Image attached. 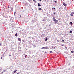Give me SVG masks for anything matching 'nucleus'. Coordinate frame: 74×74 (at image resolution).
I'll use <instances>...</instances> for the list:
<instances>
[{
    "label": "nucleus",
    "instance_id": "1",
    "mask_svg": "<svg viewBox=\"0 0 74 74\" xmlns=\"http://www.w3.org/2000/svg\"><path fill=\"white\" fill-rule=\"evenodd\" d=\"M63 4L64 6H65V7H66V6H67V4H65L64 2H63Z\"/></svg>",
    "mask_w": 74,
    "mask_h": 74
},
{
    "label": "nucleus",
    "instance_id": "2",
    "mask_svg": "<svg viewBox=\"0 0 74 74\" xmlns=\"http://www.w3.org/2000/svg\"><path fill=\"white\" fill-rule=\"evenodd\" d=\"M54 21L55 23H57V22H58V20H56V19H54Z\"/></svg>",
    "mask_w": 74,
    "mask_h": 74
},
{
    "label": "nucleus",
    "instance_id": "3",
    "mask_svg": "<svg viewBox=\"0 0 74 74\" xmlns=\"http://www.w3.org/2000/svg\"><path fill=\"white\" fill-rule=\"evenodd\" d=\"M18 40L19 41H21V38H19L18 39Z\"/></svg>",
    "mask_w": 74,
    "mask_h": 74
},
{
    "label": "nucleus",
    "instance_id": "4",
    "mask_svg": "<svg viewBox=\"0 0 74 74\" xmlns=\"http://www.w3.org/2000/svg\"><path fill=\"white\" fill-rule=\"evenodd\" d=\"M73 13H71V16H73Z\"/></svg>",
    "mask_w": 74,
    "mask_h": 74
},
{
    "label": "nucleus",
    "instance_id": "5",
    "mask_svg": "<svg viewBox=\"0 0 74 74\" xmlns=\"http://www.w3.org/2000/svg\"><path fill=\"white\" fill-rule=\"evenodd\" d=\"M15 36H16V37H17L18 36V34H17V33L15 34Z\"/></svg>",
    "mask_w": 74,
    "mask_h": 74
},
{
    "label": "nucleus",
    "instance_id": "6",
    "mask_svg": "<svg viewBox=\"0 0 74 74\" xmlns=\"http://www.w3.org/2000/svg\"><path fill=\"white\" fill-rule=\"evenodd\" d=\"M39 11H41V8H39Z\"/></svg>",
    "mask_w": 74,
    "mask_h": 74
},
{
    "label": "nucleus",
    "instance_id": "7",
    "mask_svg": "<svg viewBox=\"0 0 74 74\" xmlns=\"http://www.w3.org/2000/svg\"><path fill=\"white\" fill-rule=\"evenodd\" d=\"M56 18V17H54L53 18V21H54V20H55V19Z\"/></svg>",
    "mask_w": 74,
    "mask_h": 74
},
{
    "label": "nucleus",
    "instance_id": "8",
    "mask_svg": "<svg viewBox=\"0 0 74 74\" xmlns=\"http://www.w3.org/2000/svg\"><path fill=\"white\" fill-rule=\"evenodd\" d=\"M38 7H40V4L39 3H38Z\"/></svg>",
    "mask_w": 74,
    "mask_h": 74
},
{
    "label": "nucleus",
    "instance_id": "9",
    "mask_svg": "<svg viewBox=\"0 0 74 74\" xmlns=\"http://www.w3.org/2000/svg\"><path fill=\"white\" fill-rule=\"evenodd\" d=\"M47 39H48V38H46V39L45 40V41H47Z\"/></svg>",
    "mask_w": 74,
    "mask_h": 74
},
{
    "label": "nucleus",
    "instance_id": "10",
    "mask_svg": "<svg viewBox=\"0 0 74 74\" xmlns=\"http://www.w3.org/2000/svg\"><path fill=\"white\" fill-rule=\"evenodd\" d=\"M69 33H71V34L72 33V31L71 30V31H70Z\"/></svg>",
    "mask_w": 74,
    "mask_h": 74
},
{
    "label": "nucleus",
    "instance_id": "11",
    "mask_svg": "<svg viewBox=\"0 0 74 74\" xmlns=\"http://www.w3.org/2000/svg\"><path fill=\"white\" fill-rule=\"evenodd\" d=\"M70 23L71 25L73 24V23L71 22H70Z\"/></svg>",
    "mask_w": 74,
    "mask_h": 74
},
{
    "label": "nucleus",
    "instance_id": "12",
    "mask_svg": "<svg viewBox=\"0 0 74 74\" xmlns=\"http://www.w3.org/2000/svg\"><path fill=\"white\" fill-rule=\"evenodd\" d=\"M16 71H17V70H15V71H14V73H16Z\"/></svg>",
    "mask_w": 74,
    "mask_h": 74
},
{
    "label": "nucleus",
    "instance_id": "13",
    "mask_svg": "<svg viewBox=\"0 0 74 74\" xmlns=\"http://www.w3.org/2000/svg\"><path fill=\"white\" fill-rule=\"evenodd\" d=\"M11 10L12 11H13V8H11Z\"/></svg>",
    "mask_w": 74,
    "mask_h": 74
},
{
    "label": "nucleus",
    "instance_id": "14",
    "mask_svg": "<svg viewBox=\"0 0 74 74\" xmlns=\"http://www.w3.org/2000/svg\"><path fill=\"white\" fill-rule=\"evenodd\" d=\"M46 21V19H44L42 21Z\"/></svg>",
    "mask_w": 74,
    "mask_h": 74
},
{
    "label": "nucleus",
    "instance_id": "15",
    "mask_svg": "<svg viewBox=\"0 0 74 74\" xmlns=\"http://www.w3.org/2000/svg\"><path fill=\"white\" fill-rule=\"evenodd\" d=\"M25 58H26V56H27V55H25Z\"/></svg>",
    "mask_w": 74,
    "mask_h": 74
},
{
    "label": "nucleus",
    "instance_id": "16",
    "mask_svg": "<svg viewBox=\"0 0 74 74\" xmlns=\"http://www.w3.org/2000/svg\"><path fill=\"white\" fill-rule=\"evenodd\" d=\"M33 1H34V2H35V3H36V0H33Z\"/></svg>",
    "mask_w": 74,
    "mask_h": 74
},
{
    "label": "nucleus",
    "instance_id": "17",
    "mask_svg": "<svg viewBox=\"0 0 74 74\" xmlns=\"http://www.w3.org/2000/svg\"><path fill=\"white\" fill-rule=\"evenodd\" d=\"M53 9H55V8H52V10H53Z\"/></svg>",
    "mask_w": 74,
    "mask_h": 74
},
{
    "label": "nucleus",
    "instance_id": "18",
    "mask_svg": "<svg viewBox=\"0 0 74 74\" xmlns=\"http://www.w3.org/2000/svg\"><path fill=\"white\" fill-rule=\"evenodd\" d=\"M65 48H66V49H67V47L66 46V47H65Z\"/></svg>",
    "mask_w": 74,
    "mask_h": 74
},
{
    "label": "nucleus",
    "instance_id": "19",
    "mask_svg": "<svg viewBox=\"0 0 74 74\" xmlns=\"http://www.w3.org/2000/svg\"><path fill=\"white\" fill-rule=\"evenodd\" d=\"M61 46H64V45H60Z\"/></svg>",
    "mask_w": 74,
    "mask_h": 74
},
{
    "label": "nucleus",
    "instance_id": "20",
    "mask_svg": "<svg viewBox=\"0 0 74 74\" xmlns=\"http://www.w3.org/2000/svg\"><path fill=\"white\" fill-rule=\"evenodd\" d=\"M64 40H62V41L63 42H64Z\"/></svg>",
    "mask_w": 74,
    "mask_h": 74
},
{
    "label": "nucleus",
    "instance_id": "21",
    "mask_svg": "<svg viewBox=\"0 0 74 74\" xmlns=\"http://www.w3.org/2000/svg\"><path fill=\"white\" fill-rule=\"evenodd\" d=\"M54 2H55V3H57V1H55Z\"/></svg>",
    "mask_w": 74,
    "mask_h": 74
},
{
    "label": "nucleus",
    "instance_id": "22",
    "mask_svg": "<svg viewBox=\"0 0 74 74\" xmlns=\"http://www.w3.org/2000/svg\"><path fill=\"white\" fill-rule=\"evenodd\" d=\"M56 46L55 47H53V48H54L55 49V48H56Z\"/></svg>",
    "mask_w": 74,
    "mask_h": 74
},
{
    "label": "nucleus",
    "instance_id": "23",
    "mask_svg": "<svg viewBox=\"0 0 74 74\" xmlns=\"http://www.w3.org/2000/svg\"><path fill=\"white\" fill-rule=\"evenodd\" d=\"M71 52L72 53H73V51H71Z\"/></svg>",
    "mask_w": 74,
    "mask_h": 74
},
{
    "label": "nucleus",
    "instance_id": "24",
    "mask_svg": "<svg viewBox=\"0 0 74 74\" xmlns=\"http://www.w3.org/2000/svg\"><path fill=\"white\" fill-rule=\"evenodd\" d=\"M53 14H54V15H55V14H56V13H55V12H54L53 13Z\"/></svg>",
    "mask_w": 74,
    "mask_h": 74
},
{
    "label": "nucleus",
    "instance_id": "25",
    "mask_svg": "<svg viewBox=\"0 0 74 74\" xmlns=\"http://www.w3.org/2000/svg\"><path fill=\"white\" fill-rule=\"evenodd\" d=\"M1 45H2L1 44V43H0V46H1Z\"/></svg>",
    "mask_w": 74,
    "mask_h": 74
},
{
    "label": "nucleus",
    "instance_id": "26",
    "mask_svg": "<svg viewBox=\"0 0 74 74\" xmlns=\"http://www.w3.org/2000/svg\"><path fill=\"white\" fill-rule=\"evenodd\" d=\"M42 49H44V47H42Z\"/></svg>",
    "mask_w": 74,
    "mask_h": 74
},
{
    "label": "nucleus",
    "instance_id": "27",
    "mask_svg": "<svg viewBox=\"0 0 74 74\" xmlns=\"http://www.w3.org/2000/svg\"><path fill=\"white\" fill-rule=\"evenodd\" d=\"M5 70H4L3 71V72H5Z\"/></svg>",
    "mask_w": 74,
    "mask_h": 74
},
{
    "label": "nucleus",
    "instance_id": "28",
    "mask_svg": "<svg viewBox=\"0 0 74 74\" xmlns=\"http://www.w3.org/2000/svg\"><path fill=\"white\" fill-rule=\"evenodd\" d=\"M49 26H51V24H50L49 25Z\"/></svg>",
    "mask_w": 74,
    "mask_h": 74
},
{
    "label": "nucleus",
    "instance_id": "29",
    "mask_svg": "<svg viewBox=\"0 0 74 74\" xmlns=\"http://www.w3.org/2000/svg\"><path fill=\"white\" fill-rule=\"evenodd\" d=\"M10 8V6H8V8Z\"/></svg>",
    "mask_w": 74,
    "mask_h": 74
},
{
    "label": "nucleus",
    "instance_id": "30",
    "mask_svg": "<svg viewBox=\"0 0 74 74\" xmlns=\"http://www.w3.org/2000/svg\"><path fill=\"white\" fill-rule=\"evenodd\" d=\"M52 51H50V53H52Z\"/></svg>",
    "mask_w": 74,
    "mask_h": 74
},
{
    "label": "nucleus",
    "instance_id": "31",
    "mask_svg": "<svg viewBox=\"0 0 74 74\" xmlns=\"http://www.w3.org/2000/svg\"><path fill=\"white\" fill-rule=\"evenodd\" d=\"M20 18H21V15H20Z\"/></svg>",
    "mask_w": 74,
    "mask_h": 74
},
{
    "label": "nucleus",
    "instance_id": "32",
    "mask_svg": "<svg viewBox=\"0 0 74 74\" xmlns=\"http://www.w3.org/2000/svg\"><path fill=\"white\" fill-rule=\"evenodd\" d=\"M9 56H10L11 55H9Z\"/></svg>",
    "mask_w": 74,
    "mask_h": 74
},
{
    "label": "nucleus",
    "instance_id": "33",
    "mask_svg": "<svg viewBox=\"0 0 74 74\" xmlns=\"http://www.w3.org/2000/svg\"><path fill=\"white\" fill-rule=\"evenodd\" d=\"M40 1H41V0H40Z\"/></svg>",
    "mask_w": 74,
    "mask_h": 74
},
{
    "label": "nucleus",
    "instance_id": "34",
    "mask_svg": "<svg viewBox=\"0 0 74 74\" xmlns=\"http://www.w3.org/2000/svg\"><path fill=\"white\" fill-rule=\"evenodd\" d=\"M40 6L41 7V5H40Z\"/></svg>",
    "mask_w": 74,
    "mask_h": 74
},
{
    "label": "nucleus",
    "instance_id": "35",
    "mask_svg": "<svg viewBox=\"0 0 74 74\" xmlns=\"http://www.w3.org/2000/svg\"><path fill=\"white\" fill-rule=\"evenodd\" d=\"M1 59H2V57H1Z\"/></svg>",
    "mask_w": 74,
    "mask_h": 74
},
{
    "label": "nucleus",
    "instance_id": "36",
    "mask_svg": "<svg viewBox=\"0 0 74 74\" xmlns=\"http://www.w3.org/2000/svg\"><path fill=\"white\" fill-rule=\"evenodd\" d=\"M59 20H60V19H59Z\"/></svg>",
    "mask_w": 74,
    "mask_h": 74
},
{
    "label": "nucleus",
    "instance_id": "37",
    "mask_svg": "<svg viewBox=\"0 0 74 74\" xmlns=\"http://www.w3.org/2000/svg\"><path fill=\"white\" fill-rule=\"evenodd\" d=\"M57 41H59L58 40H57Z\"/></svg>",
    "mask_w": 74,
    "mask_h": 74
},
{
    "label": "nucleus",
    "instance_id": "38",
    "mask_svg": "<svg viewBox=\"0 0 74 74\" xmlns=\"http://www.w3.org/2000/svg\"><path fill=\"white\" fill-rule=\"evenodd\" d=\"M54 47H55V46H54Z\"/></svg>",
    "mask_w": 74,
    "mask_h": 74
},
{
    "label": "nucleus",
    "instance_id": "39",
    "mask_svg": "<svg viewBox=\"0 0 74 74\" xmlns=\"http://www.w3.org/2000/svg\"><path fill=\"white\" fill-rule=\"evenodd\" d=\"M39 0V1L40 0Z\"/></svg>",
    "mask_w": 74,
    "mask_h": 74
}]
</instances>
